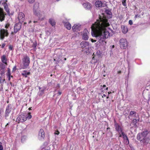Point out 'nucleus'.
I'll use <instances>...</instances> for the list:
<instances>
[{"label":"nucleus","mask_w":150,"mask_h":150,"mask_svg":"<svg viewBox=\"0 0 150 150\" xmlns=\"http://www.w3.org/2000/svg\"><path fill=\"white\" fill-rule=\"evenodd\" d=\"M109 25L105 17L100 16L98 20L91 26V34L96 37L99 40V43L103 45L106 44L105 39L110 36V33L107 28Z\"/></svg>","instance_id":"f257e3e1"},{"label":"nucleus","mask_w":150,"mask_h":150,"mask_svg":"<svg viewBox=\"0 0 150 150\" xmlns=\"http://www.w3.org/2000/svg\"><path fill=\"white\" fill-rule=\"evenodd\" d=\"M148 131H144L141 133L137 134V139L144 144H147L150 141V139L148 136Z\"/></svg>","instance_id":"f03ea898"},{"label":"nucleus","mask_w":150,"mask_h":150,"mask_svg":"<svg viewBox=\"0 0 150 150\" xmlns=\"http://www.w3.org/2000/svg\"><path fill=\"white\" fill-rule=\"evenodd\" d=\"M39 4L36 3L35 4L33 8V13L34 14L37 16L39 19L43 14V12L40 11L39 7Z\"/></svg>","instance_id":"7ed1b4c3"},{"label":"nucleus","mask_w":150,"mask_h":150,"mask_svg":"<svg viewBox=\"0 0 150 150\" xmlns=\"http://www.w3.org/2000/svg\"><path fill=\"white\" fill-rule=\"evenodd\" d=\"M89 43L88 42L83 41L80 44L82 51H84L87 53L89 52L88 50L90 48Z\"/></svg>","instance_id":"20e7f679"},{"label":"nucleus","mask_w":150,"mask_h":150,"mask_svg":"<svg viewBox=\"0 0 150 150\" xmlns=\"http://www.w3.org/2000/svg\"><path fill=\"white\" fill-rule=\"evenodd\" d=\"M10 25L8 23L6 24L5 25V28L7 29L9 27ZM8 33L7 29H1L0 30V37L1 39H3L5 36H7Z\"/></svg>","instance_id":"39448f33"},{"label":"nucleus","mask_w":150,"mask_h":150,"mask_svg":"<svg viewBox=\"0 0 150 150\" xmlns=\"http://www.w3.org/2000/svg\"><path fill=\"white\" fill-rule=\"evenodd\" d=\"M27 115L25 113H22L20 115L17 117L16 121L18 123L23 122L27 120Z\"/></svg>","instance_id":"423d86ee"},{"label":"nucleus","mask_w":150,"mask_h":150,"mask_svg":"<svg viewBox=\"0 0 150 150\" xmlns=\"http://www.w3.org/2000/svg\"><path fill=\"white\" fill-rule=\"evenodd\" d=\"M22 62L23 65L22 69H25L27 68L29 65V64L30 63L29 57L27 55L24 56L22 59Z\"/></svg>","instance_id":"0eeeda50"},{"label":"nucleus","mask_w":150,"mask_h":150,"mask_svg":"<svg viewBox=\"0 0 150 150\" xmlns=\"http://www.w3.org/2000/svg\"><path fill=\"white\" fill-rule=\"evenodd\" d=\"M119 44L120 47L122 49H126L127 46V42L125 39H121L119 41Z\"/></svg>","instance_id":"6e6552de"},{"label":"nucleus","mask_w":150,"mask_h":150,"mask_svg":"<svg viewBox=\"0 0 150 150\" xmlns=\"http://www.w3.org/2000/svg\"><path fill=\"white\" fill-rule=\"evenodd\" d=\"M89 33L88 30L86 29H84L82 33V39L85 40H88L89 38Z\"/></svg>","instance_id":"1a4fd4ad"},{"label":"nucleus","mask_w":150,"mask_h":150,"mask_svg":"<svg viewBox=\"0 0 150 150\" xmlns=\"http://www.w3.org/2000/svg\"><path fill=\"white\" fill-rule=\"evenodd\" d=\"M12 110V108L10 104H8L6 107L5 117L6 119L8 117L9 115V114L10 113Z\"/></svg>","instance_id":"9d476101"},{"label":"nucleus","mask_w":150,"mask_h":150,"mask_svg":"<svg viewBox=\"0 0 150 150\" xmlns=\"http://www.w3.org/2000/svg\"><path fill=\"white\" fill-rule=\"evenodd\" d=\"M115 128L116 130L118 133L122 132V133H124L123 132V129L122 126L118 124L115 123Z\"/></svg>","instance_id":"9b49d317"},{"label":"nucleus","mask_w":150,"mask_h":150,"mask_svg":"<svg viewBox=\"0 0 150 150\" xmlns=\"http://www.w3.org/2000/svg\"><path fill=\"white\" fill-rule=\"evenodd\" d=\"M81 29V25L79 24H75L72 27V30L74 32H78Z\"/></svg>","instance_id":"f8f14e48"},{"label":"nucleus","mask_w":150,"mask_h":150,"mask_svg":"<svg viewBox=\"0 0 150 150\" xmlns=\"http://www.w3.org/2000/svg\"><path fill=\"white\" fill-rule=\"evenodd\" d=\"M45 137V133L43 130L41 129L39 132L38 138L40 140L44 139Z\"/></svg>","instance_id":"ddd939ff"},{"label":"nucleus","mask_w":150,"mask_h":150,"mask_svg":"<svg viewBox=\"0 0 150 150\" xmlns=\"http://www.w3.org/2000/svg\"><path fill=\"white\" fill-rule=\"evenodd\" d=\"M18 18L20 23L22 22L25 19L24 14L22 12H19L18 14Z\"/></svg>","instance_id":"4468645a"},{"label":"nucleus","mask_w":150,"mask_h":150,"mask_svg":"<svg viewBox=\"0 0 150 150\" xmlns=\"http://www.w3.org/2000/svg\"><path fill=\"white\" fill-rule=\"evenodd\" d=\"M6 14L4 12L3 9L0 7V21H1V22L4 20Z\"/></svg>","instance_id":"2eb2a0df"},{"label":"nucleus","mask_w":150,"mask_h":150,"mask_svg":"<svg viewBox=\"0 0 150 150\" xmlns=\"http://www.w3.org/2000/svg\"><path fill=\"white\" fill-rule=\"evenodd\" d=\"M21 28V24L20 23H17L16 24L14 27V32L17 33L19 30Z\"/></svg>","instance_id":"dca6fc26"},{"label":"nucleus","mask_w":150,"mask_h":150,"mask_svg":"<svg viewBox=\"0 0 150 150\" xmlns=\"http://www.w3.org/2000/svg\"><path fill=\"white\" fill-rule=\"evenodd\" d=\"M1 61L3 63H4L6 65H7V61L8 59L5 55H2L1 56Z\"/></svg>","instance_id":"f3484780"},{"label":"nucleus","mask_w":150,"mask_h":150,"mask_svg":"<svg viewBox=\"0 0 150 150\" xmlns=\"http://www.w3.org/2000/svg\"><path fill=\"white\" fill-rule=\"evenodd\" d=\"M122 134L125 144H128L129 143V141L127 136L124 133H122Z\"/></svg>","instance_id":"a211bd4d"},{"label":"nucleus","mask_w":150,"mask_h":150,"mask_svg":"<svg viewBox=\"0 0 150 150\" xmlns=\"http://www.w3.org/2000/svg\"><path fill=\"white\" fill-rule=\"evenodd\" d=\"M40 91L38 92V94L40 96H42L44 93L45 90V87L42 88L39 87Z\"/></svg>","instance_id":"6ab92c4d"},{"label":"nucleus","mask_w":150,"mask_h":150,"mask_svg":"<svg viewBox=\"0 0 150 150\" xmlns=\"http://www.w3.org/2000/svg\"><path fill=\"white\" fill-rule=\"evenodd\" d=\"M64 26L68 30H70L71 28V24L68 22H63Z\"/></svg>","instance_id":"aec40b11"},{"label":"nucleus","mask_w":150,"mask_h":150,"mask_svg":"<svg viewBox=\"0 0 150 150\" xmlns=\"http://www.w3.org/2000/svg\"><path fill=\"white\" fill-rule=\"evenodd\" d=\"M103 4L102 2L100 1L97 0L95 3L96 6L97 7H101Z\"/></svg>","instance_id":"412c9836"},{"label":"nucleus","mask_w":150,"mask_h":150,"mask_svg":"<svg viewBox=\"0 0 150 150\" xmlns=\"http://www.w3.org/2000/svg\"><path fill=\"white\" fill-rule=\"evenodd\" d=\"M3 5L4 7V8L5 9L6 11L7 12L8 14H9L10 11L7 4L5 3H4L3 4Z\"/></svg>","instance_id":"4be33fe9"},{"label":"nucleus","mask_w":150,"mask_h":150,"mask_svg":"<svg viewBox=\"0 0 150 150\" xmlns=\"http://www.w3.org/2000/svg\"><path fill=\"white\" fill-rule=\"evenodd\" d=\"M122 32L124 34L127 33L128 32V29L126 26H122Z\"/></svg>","instance_id":"5701e85b"},{"label":"nucleus","mask_w":150,"mask_h":150,"mask_svg":"<svg viewBox=\"0 0 150 150\" xmlns=\"http://www.w3.org/2000/svg\"><path fill=\"white\" fill-rule=\"evenodd\" d=\"M83 5L84 8L87 9L90 8L91 7V4L89 3H84Z\"/></svg>","instance_id":"b1692460"},{"label":"nucleus","mask_w":150,"mask_h":150,"mask_svg":"<svg viewBox=\"0 0 150 150\" xmlns=\"http://www.w3.org/2000/svg\"><path fill=\"white\" fill-rule=\"evenodd\" d=\"M30 74V72H27L26 71H24L22 73V75L25 77H27V76L29 75Z\"/></svg>","instance_id":"393cba45"},{"label":"nucleus","mask_w":150,"mask_h":150,"mask_svg":"<svg viewBox=\"0 0 150 150\" xmlns=\"http://www.w3.org/2000/svg\"><path fill=\"white\" fill-rule=\"evenodd\" d=\"M49 22L53 26L55 25L56 23L54 20L52 18H50L49 19Z\"/></svg>","instance_id":"a878e982"},{"label":"nucleus","mask_w":150,"mask_h":150,"mask_svg":"<svg viewBox=\"0 0 150 150\" xmlns=\"http://www.w3.org/2000/svg\"><path fill=\"white\" fill-rule=\"evenodd\" d=\"M7 75L8 78V80H9L10 79V77H13L11 75V71L9 68L8 69V70L7 72Z\"/></svg>","instance_id":"bb28decb"},{"label":"nucleus","mask_w":150,"mask_h":150,"mask_svg":"<svg viewBox=\"0 0 150 150\" xmlns=\"http://www.w3.org/2000/svg\"><path fill=\"white\" fill-rule=\"evenodd\" d=\"M5 67L4 68H1L0 69V73L1 74H3L5 73Z\"/></svg>","instance_id":"cd10ccee"},{"label":"nucleus","mask_w":150,"mask_h":150,"mask_svg":"<svg viewBox=\"0 0 150 150\" xmlns=\"http://www.w3.org/2000/svg\"><path fill=\"white\" fill-rule=\"evenodd\" d=\"M37 45V43L36 42H35L33 43L32 45V47L33 48V50H35L36 47Z\"/></svg>","instance_id":"c85d7f7f"},{"label":"nucleus","mask_w":150,"mask_h":150,"mask_svg":"<svg viewBox=\"0 0 150 150\" xmlns=\"http://www.w3.org/2000/svg\"><path fill=\"white\" fill-rule=\"evenodd\" d=\"M27 115V119L28 118V119H30L32 118V115L30 114V112H29L27 114H26Z\"/></svg>","instance_id":"c756f323"},{"label":"nucleus","mask_w":150,"mask_h":150,"mask_svg":"<svg viewBox=\"0 0 150 150\" xmlns=\"http://www.w3.org/2000/svg\"><path fill=\"white\" fill-rule=\"evenodd\" d=\"M26 138V137L25 136H23L21 139V141L22 142H23Z\"/></svg>","instance_id":"7c9ffc66"},{"label":"nucleus","mask_w":150,"mask_h":150,"mask_svg":"<svg viewBox=\"0 0 150 150\" xmlns=\"http://www.w3.org/2000/svg\"><path fill=\"white\" fill-rule=\"evenodd\" d=\"M126 0H123L122 1V5L125 6H126Z\"/></svg>","instance_id":"2f4dec72"},{"label":"nucleus","mask_w":150,"mask_h":150,"mask_svg":"<svg viewBox=\"0 0 150 150\" xmlns=\"http://www.w3.org/2000/svg\"><path fill=\"white\" fill-rule=\"evenodd\" d=\"M28 1L30 3L32 4L34 2L35 0H28Z\"/></svg>","instance_id":"473e14b6"},{"label":"nucleus","mask_w":150,"mask_h":150,"mask_svg":"<svg viewBox=\"0 0 150 150\" xmlns=\"http://www.w3.org/2000/svg\"><path fill=\"white\" fill-rule=\"evenodd\" d=\"M136 113V112H135L133 111H131L130 112V115H132Z\"/></svg>","instance_id":"72a5a7b5"},{"label":"nucleus","mask_w":150,"mask_h":150,"mask_svg":"<svg viewBox=\"0 0 150 150\" xmlns=\"http://www.w3.org/2000/svg\"><path fill=\"white\" fill-rule=\"evenodd\" d=\"M59 133V132L58 131H55L54 134L55 135H58Z\"/></svg>","instance_id":"f704fd0d"},{"label":"nucleus","mask_w":150,"mask_h":150,"mask_svg":"<svg viewBox=\"0 0 150 150\" xmlns=\"http://www.w3.org/2000/svg\"><path fill=\"white\" fill-rule=\"evenodd\" d=\"M129 23L130 25H132L133 24V22L131 20H130L129 21Z\"/></svg>","instance_id":"c9c22d12"},{"label":"nucleus","mask_w":150,"mask_h":150,"mask_svg":"<svg viewBox=\"0 0 150 150\" xmlns=\"http://www.w3.org/2000/svg\"><path fill=\"white\" fill-rule=\"evenodd\" d=\"M1 144V142H0V144ZM3 150V146L1 145H0V150Z\"/></svg>","instance_id":"e433bc0d"},{"label":"nucleus","mask_w":150,"mask_h":150,"mask_svg":"<svg viewBox=\"0 0 150 150\" xmlns=\"http://www.w3.org/2000/svg\"><path fill=\"white\" fill-rule=\"evenodd\" d=\"M9 49L11 50H12L13 49V46L11 45H9Z\"/></svg>","instance_id":"4c0bfd02"},{"label":"nucleus","mask_w":150,"mask_h":150,"mask_svg":"<svg viewBox=\"0 0 150 150\" xmlns=\"http://www.w3.org/2000/svg\"><path fill=\"white\" fill-rule=\"evenodd\" d=\"M60 87V84H57V85L56 86V88H59Z\"/></svg>","instance_id":"58836bf2"},{"label":"nucleus","mask_w":150,"mask_h":150,"mask_svg":"<svg viewBox=\"0 0 150 150\" xmlns=\"http://www.w3.org/2000/svg\"><path fill=\"white\" fill-rule=\"evenodd\" d=\"M119 137H122V132L119 133Z\"/></svg>","instance_id":"ea45409f"},{"label":"nucleus","mask_w":150,"mask_h":150,"mask_svg":"<svg viewBox=\"0 0 150 150\" xmlns=\"http://www.w3.org/2000/svg\"><path fill=\"white\" fill-rule=\"evenodd\" d=\"M140 15H136L135 16L134 18L136 19V18L137 17H139Z\"/></svg>","instance_id":"a19ab883"},{"label":"nucleus","mask_w":150,"mask_h":150,"mask_svg":"<svg viewBox=\"0 0 150 150\" xmlns=\"http://www.w3.org/2000/svg\"><path fill=\"white\" fill-rule=\"evenodd\" d=\"M91 41L93 42H96V40H93V39H91Z\"/></svg>","instance_id":"79ce46f5"},{"label":"nucleus","mask_w":150,"mask_h":150,"mask_svg":"<svg viewBox=\"0 0 150 150\" xmlns=\"http://www.w3.org/2000/svg\"><path fill=\"white\" fill-rule=\"evenodd\" d=\"M58 93L59 95H60L61 94L62 92L60 91H58Z\"/></svg>","instance_id":"37998d69"},{"label":"nucleus","mask_w":150,"mask_h":150,"mask_svg":"<svg viewBox=\"0 0 150 150\" xmlns=\"http://www.w3.org/2000/svg\"><path fill=\"white\" fill-rule=\"evenodd\" d=\"M5 45L4 44H2V48H3L5 46Z\"/></svg>","instance_id":"c03bdc74"},{"label":"nucleus","mask_w":150,"mask_h":150,"mask_svg":"<svg viewBox=\"0 0 150 150\" xmlns=\"http://www.w3.org/2000/svg\"><path fill=\"white\" fill-rule=\"evenodd\" d=\"M106 96V95L105 94H103V96H102V97L103 98V97H105Z\"/></svg>","instance_id":"a18cd8bd"},{"label":"nucleus","mask_w":150,"mask_h":150,"mask_svg":"<svg viewBox=\"0 0 150 150\" xmlns=\"http://www.w3.org/2000/svg\"><path fill=\"white\" fill-rule=\"evenodd\" d=\"M115 47V46L114 45H112V48H113L114 47Z\"/></svg>","instance_id":"49530a36"},{"label":"nucleus","mask_w":150,"mask_h":150,"mask_svg":"<svg viewBox=\"0 0 150 150\" xmlns=\"http://www.w3.org/2000/svg\"><path fill=\"white\" fill-rule=\"evenodd\" d=\"M105 87H106V86H105V85H103V88H105Z\"/></svg>","instance_id":"de8ad7c7"},{"label":"nucleus","mask_w":150,"mask_h":150,"mask_svg":"<svg viewBox=\"0 0 150 150\" xmlns=\"http://www.w3.org/2000/svg\"><path fill=\"white\" fill-rule=\"evenodd\" d=\"M18 1H23L24 0H18Z\"/></svg>","instance_id":"09e8293b"},{"label":"nucleus","mask_w":150,"mask_h":150,"mask_svg":"<svg viewBox=\"0 0 150 150\" xmlns=\"http://www.w3.org/2000/svg\"><path fill=\"white\" fill-rule=\"evenodd\" d=\"M121 72V71H119L118 72V74H120Z\"/></svg>","instance_id":"8fccbe9b"},{"label":"nucleus","mask_w":150,"mask_h":150,"mask_svg":"<svg viewBox=\"0 0 150 150\" xmlns=\"http://www.w3.org/2000/svg\"><path fill=\"white\" fill-rule=\"evenodd\" d=\"M111 93V92H108V96H109V94H110V93Z\"/></svg>","instance_id":"3c124183"},{"label":"nucleus","mask_w":150,"mask_h":150,"mask_svg":"<svg viewBox=\"0 0 150 150\" xmlns=\"http://www.w3.org/2000/svg\"><path fill=\"white\" fill-rule=\"evenodd\" d=\"M37 21H33V23H37Z\"/></svg>","instance_id":"603ef678"},{"label":"nucleus","mask_w":150,"mask_h":150,"mask_svg":"<svg viewBox=\"0 0 150 150\" xmlns=\"http://www.w3.org/2000/svg\"><path fill=\"white\" fill-rule=\"evenodd\" d=\"M31 22V21H30L29 22V23H30Z\"/></svg>","instance_id":"864d4df0"},{"label":"nucleus","mask_w":150,"mask_h":150,"mask_svg":"<svg viewBox=\"0 0 150 150\" xmlns=\"http://www.w3.org/2000/svg\"><path fill=\"white\" fill-rule=\"evenodd\" d=\"M64 60H66V58H64Z\"/></svg>","instance_id":"5fc2aeb1"},{"label":"nucleus","mask_w":150,"mask_h":150,"mask_svg":"<svg viewBox=\"0 0 150 150\" xmlns=\"http://www.w3.org/2000/svg\"><path fill=\"white\" fill-rule=\"evenodd\" d=\"M8 125V123H7L6 125V126Z\"/></svg>","instance_id":"6e6d98bb"},{"label":"nucleus","mask_w":150,"mask_h":150,"mask_svg":"<svg viewBox=\"0 0 150 150\" xmlns=\"http://www.w3.org/2000/svg\"><path fill=\"white\" fill-rule=\"evenodd\" d=\"M108 98H109V97H108V96L107 97V98H107V99H108Z\"/></svg>","instance_id":"4d7b16f0"},{"label":"nucleus","mask_w":150,"mask_h":150,"mask_svg":"<svg viewBox=\"0 0 150 150\" xmlns=\"http://www.w3.org/2000/svg\"><path fill=\"white\" fill-rule=\"evenodd\" d=\"M108 87H107V88H106V90H108Z\"/></svg>","instance_id":"13d9d810"},{"label":"nucleus","mask_w":150,"mask_h":150,"mask_svg":"<svg viewBox=\"0 0 150 150\" xmlns=\"http://www.w3.org/2000/svg\"><path fill=\"white\" fill-rule=\"evenodd\" d=\"M29 109L30 110V108H29Z\"/></svg>","instance_id":"bf43d9fd"},{"label":"nucleus","mask_w":150,"mask_h":150,"mask_svg":"<svg viewBox=\"0 0 150 150\" xmlns=\"http://www.w3.org/2000/svg\"><path fill=\"white\" fill-rule=\"evenodd\" d=\"M54 61H55V59H54Z\"/></svg>","instance_id":"052dcab7"},{"label":"nucleus","mask_w":150,"mask_h":150,"mask_svg":"<svg viewBox=\"0 0 150 150\" xmlns=\"http://www.w3.org/2000/svg\"><path fill=\"white\" fill-rule=\"evenodd\" d=\"M57 0V1H59V0Z\"/></svg>","instance_id":"680f3d73"}]
</instances>
